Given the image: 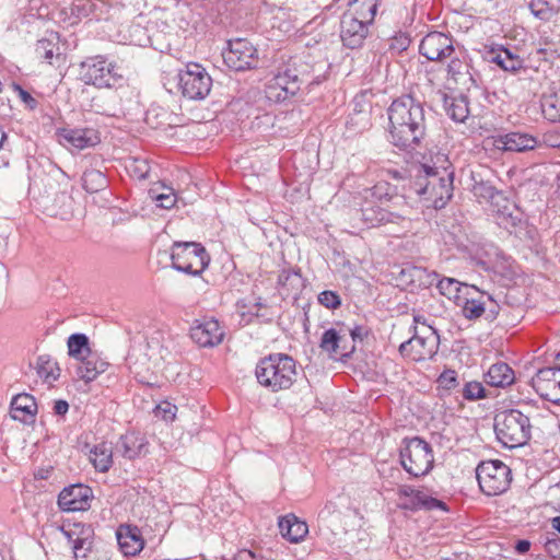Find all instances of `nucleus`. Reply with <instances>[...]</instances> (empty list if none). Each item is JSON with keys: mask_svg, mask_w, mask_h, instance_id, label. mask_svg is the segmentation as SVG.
<instances>
[{"mask_svg": "<svg viewBox=\"0 0 560 560\" xmlns=\"http://www.w3.org/2000/svg\"><path fill=\"white\" fill-rule=\"evenodd\" d=\"M362 220L368 226H376L387 222H393L394 213L381 207H365L361 209Z\"/></svg>", "mask_w": 560, "mask_h": 560, "instance_id": "41", "label": "nucleus"}, {"mask_svg": "<svg viewBox=\"0 0 560 560\" xmlns=\"http://www.w3.org/2000/svg\"><path fill=\"white\" fill-rule=\"evenodd\" d=\"M465 289H474L479 293L478 298L470 295L469 292L466 293L468 296L465 298L460 304L462 314L466 319H478L485 313H487L488 318L490 319H494L498 316L500 306L491 294L487 292H480L475 285H465Z\"/></svg>", "mask_w": 560, "mask_h": 560, "instance_id": "15", "label": "nucleus"}, {"mask_svg": "<svg viewBox=\"0 0 560 560\" xmlns=\"http://www.w3.org/2000/svg\"><path fill=\"white\" fill-rule=\"evenodd\" d=\"M89 458L93 467L100 472H106L113 466V445L109 442L102 441L89 451Z\"/></svg>", "mask_w": 560, "mask_h": 560, "instance_id": "30", "label": "nucleus"}, {"mask_svg": "<svg viewBox=\"0 0 560 560\" xmlns=\"http://www.w3.org/2000/svg\"><path fill=\"white\" fill-rule=\"evenodd\" d=\"M373 22L358 18L355 14L343 13L340 22V37L343 45L351 49L360 48Z\"/></svg>", "mask_w": 560, "mask_h": 560, "instance_id": "17", "label": "nucleus"}, {"mask_svg": "<svg viewBox=\"0 0 560 560\" xmlns=\"http://www.w3.org/2000/svg\"><path fill=\"white\" fill-rule=\"evenodd\" d=\"M223 337L224 330L214 318L197 319L190 327V338L203 348H212L220 345Z\"/></svg>", "mask_w": 560, "mask_h": 560, "instance_id": "18", "label": "nucleus"}, {"mask_svg": "<svg viewBox=\"0 0 560 560\" xmlns=\"http://www.w3.org/2000/svg\"><path fill=\"white\" fill-rule=\"evenodd\" d=\"M15 91H18L20 98L31 109H34L37 106V101L24 89L20 85H14Z\"/></svg>", "mask_w": 560, "mask_h": 560, "instance_id": "54", "label": "nucleus"}, {"mask_svg": "<svg viewBox=\"0 0 560 560\" xmlns=\"http://www.w3.org/2000/svg\"><path fill=\"white\" fill-rule=\"evenodd\" d=\"M318 302L326 308L336 310L341 305V298L337 292L326 290L318 294Z\"/></svg>", "mask_w": 560, "mask_h": 560, "instance_id": "47", "label": "nucleus"}, {"mask_svg": "<svg viewBox=\"0 0 560 560\" xmlns=\"http://www.w3.org/2000/svg\"><path fill=\"white\" fill-rule=\"evenodd\" d=\"M57 136L60 144L77 150L94 147L101 141L98 132L93 128H62Z\"/></svg>", "mask_w": 560, "mask_h": 560, "instance_id": "20", "label": "nucleus"}, {"mask_svg": "<svg viewBox=\"0 0 560 560\" xmlns=\"http://www.w3.org/2000/svg\"><path fill=\"white\" fill-rule=\"evenodd\" d=\"M37 373L45 381L52 382L59 377V368L49 358L40 355L37 360Z\"/></svg>", "mask_w": 560, "mask_h": 560, "instance_id": "45", "label": "nucleus"}, {"mask_svg": "<svg viewBox=\"0 0 560 560\" xmlns=\"http://www.w3.org/2000/svg\"><path fill=\"white\" fill-rule=\"evenodd\" d=\"M424 176L418 177L415 183L416 192L432 203L435 209H442L453 196V172L446 167L439 170L435 166L423 164Z\"/></svg>", "mask_w": 560, "mask_h": 560, "instance_id": "3", "label": "nucleus"}, {"mask_svg": "<svg viewBox=\"0 0 560 560\" xmlns=\"http://www.w3.org/2000/svg\"><path fill=\"white\" fill-rule=\"evenodd\" d=\"M455 51V39L442 32H430L419 45V52L430 61L443 62Z\"/></svg>", "mask_w": 560, "mask_h": 560, "instance_id": "14", "label": "nucleus"}, {"mask_svg": "<svg viewBox=\"0 0 560 560\" xmlns=\"http://www.w3.org/2000/svg\"><path fill=\"white\" fill-rule=\"evenodd\" d=\"M429 279L425 281V284L431 285L435 280H438L436 287L440 291V293L446 298L451 299H459L458 293L460 292V288L463 283L457 281L454 278H442L439 279V275L436 272H432L428 276ZM466 284H464L465 287Z\"/></svg>", "mask_w": 560, "mask_h": 560, "instance_id": "36", "label": "nucleus"}, {"mask_svg": "<svg viewBox=\"0 0 560 560\" xmlns=\"http://www.w3.org/2000/svg\"><path fill=\"white\" fill-rule=\"evenodd\" d=\"M514 380V371L505 362L492 364L485 375L486 383L493 387L509 386L513 384Z\"/></svg>", "mask_w": 560, "mask_h": 560, "instance_id": "33", "label": "nucleus"}, {"mask_svg": "<svg viewBox=\"0 0 560 560\" xmlns=\"http://www.w3.org/2000/svg\"><path fill=\"white\" fill-rule=\"evenodd\" d=\"M415 322L416 323L421 322V318H419L418 316H415Z\"/></svg>", "mask_w": 560, "mask_h": 560, "instance_id": "64", "label": "nucleus"}, {"mask_svg": "<svg viewBox=\"0 0 560 560\" xmlns=\"http://www.w3.org/2000/svg\"><path fill=\"white\" fill-rule=\"evenodd\" d=\"M177 407L168 401H163L155 408V416L162 418L164 421H173L176 417Z\"/></svg>", "mask_w": 560, "mask_h": 560, "instance_id": "49", "label": "nucleus"}, {"mask_svg": "<svg viewBox=\"0 0 560 560\" xmlns=\"http://www.w3.org/2000/svg\"><path fill=\"white\" fill-rule=\"evenodd\" d=\"M126 170L137 179H144L150 173V164L144 158H130L126 162Z\"/></svg>", "mask_w": 560, "mask_h": 560, "instance_id": "46", "label": "nucleus"}, {"mask_svg": "<svg viewBox=\"0 0 560 560\" xmlns=\"http://www.w3.org/2000/svg\"><path fill=\"white\" fill-rule=\"evenodd\" d=\"M69 410V404L66 400H56L54 405V412L58 416H65Z\"/></svg>", "mask_w": 560, "mask_h": 560, "instance_id": "57", "label": "nucleus"}, {"mask_svg": "<svg viewBox=\"0 0 560 560\" xmlns=\"http://www.w3.org/2000/svg\"><path fill=\"white\" fill-rule=\"evenodd\" d=\"M480 490L486 495H499L510 487L511 469L499 459L481 462L476 468Z\"/></svg>", "mask_w": 560, "mask_h": 560, "instance_id": "9", "label": "nucleus"}, {"mask_svg": "<svg viewBox=\"0 0 560 560\" xmlns=\"http://www.w3.org/2000/svg\"><path fill=\"white\" fill-rule=\"evenodd\" d=\"M477 265L506 281H512L518 272V267L512 257L505 255L499 247L492 244L483 249L482 255L477 260Z\"/></svg>", "mask_w": 560, "mask_h": 560, "instance_id": "12", "label": "nucleus"}, {"mask_svg": "<svg viewBox=\"0 0 560 560\" xmlns=\"http://www.w3.org/2000/svg\"><path fill=\"white\" fill-rule=\"evenodd\" d=\"M447 80H452L455 84L465 89L476 85L471 66L467 55L462 50H456L452 57H448Z\"/></svg>", "mask_w": 560, "mask_h": 560, "instance_id": "21", "label": "nucleus"}, {"mask_svg": "<svg viewBox=\"0 0 560 560\" xmlns=\"http://www.w3.org/2000/svg\"><path fill=\"white\" fill-rule=\"evenodd\" d=\"M528 9L536 19L547 22L560 12V0H530Z\"/></svg>", "mask_w": 560, "mask_h": 560, "instance_id": "35", "label": "nucleus"}, {"mask_svg": "<svg viewBox=\"0 0 560 560\" xmlns=\"http://www.w3.org/2000/svg\"><path fill=\"white\" fill-rule=\"evenodd\" d=\"M73 553L75 560H108V552L100 541H95L86 534L73 541Z\"/></svg>", "mask_w": 560, "mask_h": 560, "instance_id": "27", "label": "nucleus"}, {"mask_svg": "<svg viewBox=\"0 0 560 560\" xmlns=\"http://www.w3.org/2000/svg\"><path fill=\"white\" fill-rule=\"evenodd\" d=\"M556 398H549V401L560 406V377L556 382Z\"/></svg>", "mask_w": 560, "mask_h": 560, "instance_id": "61", "label": "nucleus"}, {"mask_svg": "<svg viewBox=\"0 0 560 560\" xmlns=\"http://www.w3.org/2000/svg\"><path fill=\"white\" fill-rule=\"evenodd\" d=\"M68 353L79 360L91 353L89 338L84 334H73L68 338Z\"/></svg>", "mask_w": 560, "mask_h": 560, "instance_id": "43", "label": "nucleus"}, {"mask_svg": "<svg viewBox=\"0 0 560 560\" xmlns=\"http://www.w3.org/2000/svg\"><path fill=\"white\" fill-rule=\"evenodd\" d=\"M463 397L467 400H476L485 397V388L479 382H468L463 388Z\"/></svg>", "mask_w": 560, "mask_h": 560, "instance_id": "48", "label": "nucleus"}, {"mask_svg": "<svg viewBox=\"0 0 560 560\" xmlns=\"http://www.w3.org/2000/svg\"><path fill=\"white\" fill-rule=\"evenodd\" d=\"M116 538L120 551L127 557L140 553L144 547L141 530L133 525H120L116 530Z\"/></svg>", "mask_w": 560, "mask_h": 560, "instance_id": "26", "label": "nucleus"}, {"mask_svg": "<svg viewBox=\"0 0 560 560\" xmlns=\"http://www.w3.org/2000/svg\"><path fill=\"white\" fill-rule=\"evenodd\" d=\"M93 491L90 487L75 483L66 487L58 495V505L62 511L77 512L90 509Z\"/></svg>", "mask_w": 560, "mask_h": 560, "instance_id": "19", "label": "nucleus"}, {"mask_svg": "<svg viewBox=\"0 0 560 560\" xmlns=\"http://www.w3.org/2000/svg\"><path fill=\"white\" fill-rule=\"evenodd\" d=\"M236 560H261V558L252 550L243 549L237 552Z\"/></svg>", "mask_w": 560, "mask_h": 560, "instance_id": "56", "label": "nucleus"}, {"mask_svg": "<svg viewBox=\"0 0 560 560\" xmlns=\"http://www.w3.org/2000/svg\"><path fill=\"white\" fill-rule=\"evenodd\" d=\"M108 185V180L103 172L89 168L82 175V186L83 188L90 192L94 194L105 189Z\"/></svg>", "mask_w": 560, "mask_h": 560, "instance_id": "39", "label": "nucleus"}, {"mask_svg": "<svg viewBox=\"0 0 560 560\" xmlns=\"http://www.w3.org/2000/svg\"><path fill=\"white\" fill-rule=\"evenodd\" d=\"M398 495L399 497H406L410 499V503L406 504V509L410 510H425V511H433V510H442L447 511L446 503L433 498L429 494H427L423 491L416 490L411 486H401L398 489Z\"/></svg>", "mask_w": 560, "mask_h": 560, "instance_id": "24", "label": "nucleus"}, {"mask_svg": "<svg viewBox=\"0 0 560 560\" xmlns=\"http://www.w3.org/2000/svg\"><path fill=\"white\" fill-rule=\"evenodd\" d=\"M542 141L550 148L560 149V131L550 130L544 133Z\"/></svg>", "mask_w": 560, "mask_h": 560, "instance_id": "53", "label": "nucleus"}, {"mask_svg": "<svg viewBox=\"0 0 560 560\" xmlns=\"http://www.w3.org/2000/svg\"><path fill=\"white\" fill-rule=\"evenodd\" d=\"M560 377V364L556 360L553 366L538 370L532 378V386L535 392L544 399L556 398V382Z\"/></svg>", "mask_w": 560, "mask_h": 560, "instance_id": "23", "label": "nucleus"}, {"mask_svg": "<svg viewBox=\"0 0 560 560\" xmlns=\"http://www.w3.org/2000/svg\"><path fill=\"white\" fill-rule=\"evenodd\" d=\"M545 548L553 558L560 557V538L548 539Z\"/></svg>", "mask_w": 560, "mask_h": 560, "instance_id": "55", "label": "nucleus"}, {"mask_svg": "<svg viewBox=\"0 0 560 560\" xmlns=\"http://www.w3.org/2000/svg\"><path fill=\"white\" fill-rule=\"evenodd\" d=\"M147 439L136 432H128L121 435L116 443V452L127 459H135L148 452Z\"/></svg>", "mask_w": 560, "mask_h": 560, "instance_id": "28", "label": "nucleus"}, {"mask_svg": "<svg viewBox=\"0 0 560 560\" xmlns=\"http://www.w3.org/2000/svg\"><path fill=\"white\" fill-rule=\"evenodd\" d=\"M278 284L288 292L298 293L303 288L300 270L283 269L278 277Z\"/></svg>", "mask_w": 560, "mask_h": 560, "instance_id": "42", "label": "nucleus"}, {"mask_svg": "<svg viewBox=\"0 0 560 560\" xmlns=\"http://www.w3.org/2000/svg\"><path fill=\"white\" fill-rule=\"evenodd\" d=\"M258 383L272 393L289 389L296 377V365L292 357L272 353L260 359L255 369Z\"/></svg>", "mask_w": 560, "mask_h": 560, "instance_id": "2", "label": "nucleus"}, {"mask_svg": "<svg viewBox=\"0 0 560 560\" xmlns=\"http://www.w3.org/2000/svg\"><path fill=\"white\" fill-rule=\"evenodd\" d=\"M150 198L162 209H171L175 206L177 198L172 187L163 184L153 186L149 190Z\"/></svg>", "mask_w": 560, "mask_h": 560, "instance_id": "38", "label": "nucleus"}, {"mask_svg": "<svg viewBox=\"0 0 560 560\" xmlns=\"http://www.w3.org/2000/svg\"><path fill=\"white\" fill-rule=\"evenodd\" d=\"M348 14H355L358 18L374 22L378 0H350Z\"/></svg>", "mask_w": 560, "mask_h": 560, "instance_id": "37", "label": "nucleus"}, {"mask_svg": "<svg viewBox=\"0 0 560 560\" xmlns=\"http://www.w3.org/2000/svg\"><path fill=\"white\" fill-rule=\"evenodd\" d=\"M415 322L416 323L421 322V318H419L418 316H415Z\"/></svg>", "mask_w": 560, "mask_h": 560, "instance_id": "63", "label": "nucleus"}, {"mask_svg": "<svg viewBox=\"0 0 560 560\" xmlns=\"http://www.w3.org/2000/svg\"><path fill=\"white\" fill-rule=\"evenodd\" d=\"M400 463L412 477L425 476L434 463L430 444L418 436L405 440V446L400 450Z\"/></svg>", "mask_w": 560, "mask_h": 560, "instance_id": "8", "label": "nucleus"}, {"mask_svg": "<svg viewBox=\"0 0 560 560\" xmlns=\"http://www.w3.org/2000/svg\"><path fill=\"white\" fill-rule=\"evenodd\" d=\"M319 348L329 358H349L354 350V345H348L347 334L342 329L329 328L323 332Z\"/></svg>", "mask_w": 560, "mask_h": 560, "instance_id": "22", "label": "nucleus"}, {"mask_svg": "<svg viewBox=\"0 0 560 560\" xmlns=\"http://www.w3.org/2000/svg\"><path fill=\"white\" fill-rule=\"evenodd\" d=\"M171 259L174 269L190 276L201 275L210 262L206 248L196 242H175L172 245Z\"/></svg>", "mask_w": 560, "mask_h": 560, "instance_id": "7", "label": "nucleus"}, {"mask_svg": "<svg viewBox=\"0 0 560 560\" xmlns=\"http://www.w3.org/2000/svg\"><path fill=\"white\" fill-rule=\"evenodd\" d=\"M390 186L386 182H380L376 185H374L371 189H369V192L372 198L383 201L384 198H387L390 196Z\"/></svg>", "mask_w": 560, "mask_h": 560, "instance_id": "52", "label": "nucleus"}, {"mask_svg": "<svg viewBox=\"0 0 560 560\" xmlns=\"http://www.w3.org/2000/svg\"><path fill=\"white\" fill-rule=\"evenodd\" d=\"M176 79L183 96L188 100H203L211 91L212 79L198 63L187 65L177 73Z\"/></svg>", "mask_w": 560, "mask_h": 560, "instance_id": "10", "label": "nucleus"}, {"mask_svg": "<svg viewBox=\"0 0 560 560\" xmlns=\"http://www.w3.org/2000/svg\"><path fill=\"white\" fill-rule=\"evenodd\" d=\"M55 48L56 45L50 39L44 38L37 42L35 50L39 57L51 60L55 56Z\"/></svg>", "mask_w": 560, "mask_h": 560, "instance_id": "50", "label": "nucleus"}, {"mask_svg": "<svg viewBox=\"0 0 560 560\" xmlns=\"http://www.w3.org/2000/svg\"><path fill=\"white\" fill-rule=\"evenodd\" d=\"M441 95L446 115L456 122H464L469 115L467 96H450L445 93Z\"/></svg>", "mask_w": 560, "mask_h": 560, "instance_id": "31", "label": "nucleus"}, {"mask_svg": "<svg viewBox=\"0 0 560 560\" xmlns=\"http://www.w3.org/2000/svg\"><path fill=\"white\" fill-rule=\"evenodd\" d=\"M300 68L289 66L273 75L266 85L267 98L277 103L284 102L294 96L303 84L312 86L322 83L325 79L324 75L312 78L304 65H300Z\"/></svg>", "mask_w": 560, "mask_h": 560, "instance_id": "4", "label": "nucleus"}, {"mask_svg": "<svg viewBox=\"0 0 560 560\" xmlns=\"http://www.w3.org/2000/svg\"><path fill=\"white\" fill-rule=\"evenodd\" d=\"M530 548V541L526 539H521L516 541L515 550L517 553L523 555L527 552Z\"/></svg>", "mask_w": 560, "mask_h": 560, "instance_id": "58", "label": "nucleus"}, {"mask_svg": "<svg viewBox=\"0 0 560 560\" xmlns=\"http://www.w3.org/2000/svg\"><path fill=\"white\" fill-rule=\"evenodd\" d=\"M541 112L547 120L560 122V90L542 96Z\"/></svg>", "mask_w": 560, "mask_h": 560, "instance_id": "40", "label": "nucleus"}, {"mask_svg": "<svg viewBox=\"0 0 560 560\" xmlns=\"http://www.w3.org/2000/svg\"><path fill=\"white\" fill-rule=\"evenodd\" d=\"M552 527L560 533V516H556L551 521Z\"/></svg>", "mask_w": 560, "mask_h": 560, "instance_id": "62", "label": "nucleus"}, {"mask_svg": "<svg viewBox=\"0 0 560 560\" xmlns=\"http://www.w3.org/2000/svg\"><path fill=\"white\" fill-rule=\"evenodd\" d=\"M389 142L401 149L412 150L425 136L427 121L422 102L411 95L393 101L387 109Z\"/></svg>", "mask_w": 560, "mask_h": 560, "instance_id": "1", "label": "nucleus"}, {"mask_svg": "<svg viewBox=\"0 0 560 560\" xmlns=\"http://www.w3.org/2000/svg\"><path fill=\"white\" fill-rule=\"evenodd\" d=\"M342 331H346L347 337L349 336L351 341H355L357 338H362L360 327H355L353 329H342Z\"/></svg>", "mask_w": 560, "mask_h": 560, "instance_id": "60", "label": "nucleus"}, {"mask_svg": "<svg viewBox=\"0 0 560 560\" xmlns=\"http://www.w3.org/2000/svg\"><path fill=\"white\" fill-rule=\"evenodd\" d=\"M502 215L503 222L510 223L511 226H516L521 222L520 215H514L513 213L505 214V212H502Z\"/></svg>", "mask_w": 560, "mask_h": 560, "instance_id": "59", "label": "nucleus"}, {"mask_svg": "<svg viewBox=\"0 0 560 560\" xmlns=\"http://www.w3.org/2000/svg\"><path fill=\"white\" fill-rule=\"evenodd\" d=\"M493 145L501 151L524 152L534 150L538 145V140L528 133L509 132L495 137Z\"/></svg>", "mask_w": 560, "mask_h": 560, "instance_id": "25", "label": "nucleus"}, {"mask_svg": "<svg viewBox=\"0 0 560 560\" xmlns=\"http://www.w3.org/2000/svg\"><path fill=\"white\" fill-rule=\"evenodd\" d=\"M79 361L77 374L86 383L94 381L107 369V363L92 353L79 359Z\"/></svg>", "mask_w": 560, "mask_h": 560, "instance_id": "32", "label": "nucleus"}, {"mask_svg": "<svg viewBox=\"0 0 560 560\" xmlns=\"http://www.w3.org/2000/svg\"><path fill=\"white\" fill-rule=\"evenodd\" d=\"M37 410L35 398L28 394H19L12 398L10 415L14 420L28 423L34 420Z\"/></svg>", "mask_w": 560, "mask_h": 560, "instance_id": "29", "label": "nucleus"}, {"mask_svg": "<svg viewBox=\"0 0 560 560\" xmlns=\"http://www.w3.org/2000/svg\"><path fill=\"white\" fill-rule=\"evenodd\" d=\"M494 432L505 447L523 446L532 436L529 417L518 409L500 411L494 417Z\"/></svg>", "mask_w": 560, "mask_h": 560, "instance_id": "5", "label": "nucleus"}, {"mask_svg": "<svg viewBox=\"0 0 560 560\" xmlns=\"http://www.w3.org/2000/svg\"><path fill=\"white\" fill-rule=\"evenodd\" d=\"M471 190L475 196L483 199H492L495 195V188L489 180H483L480 174L471 173Z\"/></svg>", "mask_w": 560, "mask_h": 560, "instance_id": "44", "label": "nucleus"}, {"mask_svg": "<svg viewBox=\"0 0 560 560\" xmlns=\"http://www.w3.org/2000/svg\"><path fill=\"white\" fill-rule=\"evenodd\" d=\"M428 335H415L399 346V353L412 361L419 362L431 359L438 351L439 336L428 326Z\"/></svg>", "mask_w": 560, "mask_h": 560, "instance_id": "13", "label": "nucleus"}, {"mask_svg": "<svg viewBox=\"0 0 560 560\" xmlns=\"http://www.w3.org/2000/svg\"><path fill=\"white\" fill-rule=\"evenodd\" d=\"M482 58L513 74L525 69L524 59L516 54L513 48L504 47L503 45L493 44L483 46Z\"/></svg>", "mask_w": 560, "mask_h": 560, "instance_id": "16", "label": "nucleus"}, {"mask_svg": "<svg viewBox=\"0 0 560 560\" xmlns=\"http://www.w3.org/2000/svg\"><path fill=\"white\" fill-rule=\"evenodd\" d=\"M439 387L451 390L458 385L457 374L453 370L444 371L438 378Z\"/></svg>", "mask_w": 560, "mask_h": 560, "instance_id": "51", "label": "nucleus"}, {"mask_svg": "<svg viewBox=\"0 0 560 560\" xmlns=\"http://www.w3.org/2000/svg\"><path fill=\"white\" fill-rule=\"evenodd\" d=\"M79 79L84 84L93 85L97 89H110L120 84L124 77L116 62L98 55L88 57L80 63Z\"/></svg>", "mask_w": 560, "mask_h": 560, "instance_id": "6", "label": "nucleus"}, {"mask_svg": "<svg viewBox=\"0 0 560 560\" xmlns=\"http://www.w3.org/2000/svg\"><path fill=\"white\" fill-rule=\"evenodd\" d=\"M222 57L224 63L235 71L254 69L258 65V51L256 47L245 38L229 40L228 47L222 52Z\"/></svg>", "mask_w": 560, "mask_h": 560, "instance_id": "11", "label": "nucleus"}, {"mask_svg": "<svg viewBox=\"0 0 560 560\" xmlns=\"http://www.w3.org/2000/svg\"><path fill=\"white\" fill-rule=\"evenodd\" d=\"M281 535L291 542H298L305 537L308 532L306 523L298 520L294 515H288L279 521Z\"/></svg>", "mask_w": 560, "mask_h": 560, "instance_id": "34", "label": "nucleus"}]
</instances>
